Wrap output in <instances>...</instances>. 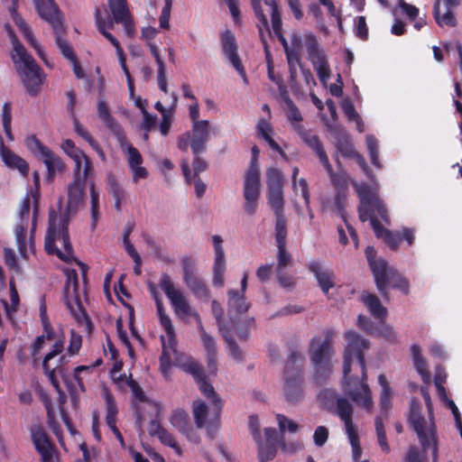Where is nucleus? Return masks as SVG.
<instances>
[{
    "mask_svg": "<svg viewBox=\"0 0 462 462\" xmlns=\"http://www.w3.org/2000/svg\"><path fill=\"white\" fill-rule=\"evenodd\" d=\"M345 338L347 342L343 364L345 393L358 406L371 411L374 402L367 383L365 359V351L369 348L370 343L351 330L345 333Z\"/></svg>",
    "mask_w": 462,
    "mask_h": 462,
    "instance_id": "f257e3e1",
    "label": "nucleus"
},
{
    "mask_svg": "<svg viewBox=\"0 0 462 462\" xmlns=\"http://www.w3.org/2000/svg\"><path fill=\"white\" fill-rule=\"evenodd\" d=\"M359 198L358 216L362 222L370 221L371 226L377 238H382L393 251L398 250L402 242L401 234L398 231H391L382 226L379 218L385 224H390L388 209L384 202L379 198L376 189L365 183L356 186Z\"/></svg>",
    "mask_w": 462,
    "mask_h": 462,
    "instance_id": "f03ea898",
    "label": "nucleus"
},
{
    "mask_svg": "<svg viewBox=\"0 0 462 462\" xmlns=\"http://www.w3.org/2000/svg\"><path fill=\"white\" fill-rule=\"evenodd\" d=\"M69 217L68 213L58 215L54 210L49 213V224L45 236L44 247L48 254L56 255L61 261L75 262L86 276L87 265L74 256L69 234Z\"/></svg>",
    "mask_w": 462,
    "mask_h": 462,
    "instance_id": "7ed1b4c3",
    "label": "nucleus"
},
{
    "mask_svg": "<svg viewBox=\"0 0 462 462\" xmlns=\"http://www.w3.org/2000/svg\"><path fill=\"white\" fill-rule=\"evenodd\" d=\"M408 422L416 432L423 452L431 448L432 462H438L439 448L437 428L431 413L428 422L420 412V404L414 401L411 402L409 411ZM404 462H424L418 448L411 447L406 454Z\"/></svg>",
    "mask_w": 462,
    "mask_h": 462,
    "instance_id": "20e7f679",
    "label": "nucleus"
},
{
    "mask_svg": "<svg viewBox=\"0 0 462 462\" xmlns=\"http://www.w3.org/2000/svg\"><path fill=\"white\" fill-rule=\"evenodd\" d=\"M333 329L326 328L314 336L309 344L308 355L313 365V381L318 385L325 383L332 373Z\"/></svg>",
    "mask_w": 462,
    "mask_h": 462,
    "instance_id": "39448f33",
    "label": "nucleus"
},
{
    "mask_svg": "<svg viewBox=\"0 0 462 462\" xmlns=\"http://www.w3.org/2000/svg\"><path fill=\"white\" fill-rule=\"evenodd\" d=\"M13 45L11 58L16 67V70L22 79L26 92L35 97L41 91L44 79L41 67L36 63L33 57L29 54L24 46L20 42L12 30L9 31Z\"/></svg>",
    "mask_w": 462,
    "mask_h": 462,
    "instance_id": "423d86ee",
    "label": "nucleus"
},
{
    "mask_svg": "<svg viewBox=\"0 0 462 462\" xmlns=\"http://www.w3.org/2000/svg\"><path fill=\"white\" fill-rule=\"evenodd\" d=\"M197 383L202 394L210 400L211 409L209 411L208 405L200 400L193 402L192 409L195 423L199 429L206 426L208 438L213 439L220 423L223 408L222 400L215 392L212 384L207 381V376L199 380Z\"/></svg>",
    "mask_w": 462,
    "mask_h": 462,
    "instance_id": "0eeeda50",
    "label": "nucleus"
},
{
    "mask_svg": "<svg viewBox=\"0 0 462 462\" xmlns=\"http://www.w3.org/2000/svg\"><path fill=\"white\" fill-rule=\"evenodd\" d=\"M159 285L171 301L175 314L180 319H183L193 317L196 319L202 344L207 353L217 352L216 341L212 336L206 332L199 314L192 310L183 292L175 288L173 282L167 273L162 275Z\"/></svg>",
    "mask_w": 462,
    "mask_h": 462,
    "instance_id": "6e6552de",
    "label": "nucleus"
},
{
    "mask_svg": "<svg viewBox=\"0 0 462 462\" xmlns=\"http://www.w3.org/2000/svg\"><path fill=\"white\" fill-rule=\"evenodd\" d=\"M260 151L256 145L252 147L253 157L245 175L244 198L245 211L253 216L256 213L260 197V171L257 157Z\"/></svg>",
    "mask_w": 462,
    "mask_h": 462,
    "instance_id": "1a4fd4ad",
    "label": "nucleus"
},
{
    "mask_svg": "<svg viewBox=\"0 0 462 462\" xmlns=\"http://www.w3.org/2000/svg\"><path fill=\"white\" fill-rule=\"evenodd\" d=\"M210 139V124L208 120H201L192 124L190 131L179 135L177 147L181 152L191 149L192 153H203L207 150L208 142Z\"/></svg>",
    "mask_w": 462,
    "mask_h": 462,
    "instance_id": "9d476101",
    "label": "nucleus"
},
{
    "mask_svg": "<svg viewBox=\"0 0 462 462\" xmlns=\"http://www.w3.org/2000/svg\"><path fill=\"white\" fill-rule=\"evenodd\" d=\"M304 43L308 59L317 72L319 79L323 86H327L331 76V69L327 54L320 46L317 36L312 32L304 34Z\"/></svg>",
    "mask_w": 462,
    "mask_h": 462,
    "instance_id": "9b49d317",
    "label": "nucleus"
},
{
    "mask_svg": "<svg viewBox=\"0 0 462 462\" xmlns=\"http://www.w3.org/2000/svg\"><path fill=\"white\" fill-rule=\"evenodd\" d=\"M64 303L70 314L79 322H89L88 315L83 307L79 294V280L75 270L68 274L64 286Z\"/></svg>",
    "mask_w": 462,
    "mask_h": 462,
    "instance_id": "f8f14e48",
    "label": "nucleus"
},
{
    "mask_svg": "<svg viewBox=\"0 0 462 462\" xmlns=\"http://www.w3.org/2000/svg\"><path fill=\"white\" fill-rule=\"evenodd\" d=\"M220 42L223 54L228 59L231 65L243 79L245 84L247 85L248 78L238 55V45L235 33L229 29L225 30L220 34Z\"/></svg>",
    "mask_w": 462,
    "mask_h": 462,
    "instance_id": "ddd939ff",
    "label": "nucleus"
},
{
    "mask_svg": "<svg viewBox=\"0 0 462 462\" xmlns=\"http://www.w3.org/2000/svg\"><path fill=\"white\" fill-rule=\"evenodd\" d=\"M33 3L39 16L51 25L52 31L64 26L62 13L54 0H33Z\"/></svg>",
    "mask_w": 462,
    "mask_h": 462,
    "instance_id": "4468645a",
    "label": "nucleus"
},
{
    "mask_svg": "<svg viewBox=\"0 0 462 462\" xmlns=\"http://www.w3.org/2000/svg\"><path fill=\"white\" fill-rule=\"evenodd\" d=\"M183 269V281L192 293L199 299L208 298L209 291L206 283L194 272V264L189 257L181 260Z\"/></svg>",
    "mask_w": 462,
    "mask_h": 462,
    "instance_id": "2eb2a0df",
    "label": "nucleus"
},
{
    "mask_svg": "<svg viewBox=\"0 0 462 462\" xmlns=\"http://www.w3.org/2000/svg\"><path fill=\"white\" fill-rule=\"evenodd\" d=\"M97 115L106 127L115 135L121 148L126 144V134L123 126L112 116L104 100L97 103Z\"/></svg>",
    "mask_w": 462,
    "mask_h": 462,
    "instance_id": "dca6fc26",
    "label": "nucleus"
},
{
    "mask_svg": "<svg viewBox=\"0 0 462 462\" xmlns=\"http://www.w3.org/2000/svg\"><path fill=\"white\" fill-rule=\"evenodd\" d=\"M283 394L287 402L296 404L305 397L303 374L284 376Z\"/></svg>",
    "mask_w": 462,
    "mask_h": 462,
    "instance_id": "f3484780",
    "label": "nucleus"
},
{
    "mask_svg": "<svg viewBox=\"0 0 462 462\" xmlns=\"http://www.w3.org/2000/svg\"><path fill=\"white\" fill-rule=\"evenodd\" d=\"M31 438L36 451L41 455L42 462L51 460L54 445L45 430L42 426H33L31 429Z\"/></svg>",
    "mask_w": 462,
    "mask_h": 462,
    "instance_id": "a211bd4d",
    "label": "nucleus"
},
{
    "mask_svg": "<svg viewBox=\"0 0 462 462\" xmlns=\"http://www.w3.org/2000/svg\"><path fill=\"white\" fill-rule=\"evenodd\" d=\"M307 269L314 275L324 294L327 295L329 290L336 286V275L334 272L323 266L321 263L311 261L308 263Z\"/></svg>",
    "mask_w": 462,
    "mask_h": 462,
    "instance_id": "6ab92c4d",
    "label": "nucleus"
},
{
    "mask_svg": "<svg viewBox=\"0 0 462 462\" xmlns=\"http://www.w3.org/2000/svg\"><path fill=\"white\" fill-rule=\"evenodd\" d=\"M212 242L215 251V260L213 265V284L216 287L224 285V274L226 272L225 252L222 246L223 239L220 236H212Z\"/></svg>",
    "mask_w": 462,
    "mask_h": 462,
    "instance_id": "aec40b11",
    "label": "nucleus"
},
{
    "mask_svg": "<svg viewBox=\"0 0 462 462\" xmlns=\"http://www.w3.org/2000/svg\"><path fill=\"white\" fill-rule=\"evenodd\" d=\"M383 286L381 289H377L378 291L385 297L387 295V285H390L392 288L401 291L403 294L407 295L410 292V283L409 281L404 278L400 273H398L395 269L389 267L388 264L385 267V271L383 273Z\"/></svg>",
    "mask_w": 462,
    "mask_h": 462,
    "instance_id": "412c9836",
    "label": "nucleus"
},
{
    "mask_svg": "<svg viewBox=\"0 0 462 462\" xmlns=\"http://www.w3.org/2000/svg\"><path fill=\"white\" fill-rule=\"evenodd\" d=\"M149 434L152 437H156L162 445L171 448L179 456L182 454V450L173 435L157 419L150 421Z\"/></svg>",
    "mask_w": 462,
    "mask_h": 462,
    "instance_id": "4be33fe9",
    "label": "nucleus"
},
{
    "mask_svg": "<svg viewBox=\"0 0 462 462\" xmlns=\"http://www.w3.org/2000/svg\"><path fill=\"white\" fill-rule=\"evenodd\" d=\"M330 413L337 415L345 425L346 432L356 430V428L353 422L354 408L352 403L344 397L337 399V403Z\"/></svg>",
    "mask_w": 462,
    "mask_h": 462,
    "instance_id": "5701e85b",
    "label": "nucleus"
},
{
    "mask_svg": "<svg viewBox=\"0 0 462 462\" xmlns=\"http://www.w3.org/2000/svg\"><path fill=\"white\" fill-rule=\"evenodd\" d=\"M294 130L300 134L303 142L317 154L321 164H328V155L318 135L310 131L304 130L301 125H294Z\"/></svg>",
    "mask_w": 462,
    "mask_h": 462,
    "instance_id": "b1692460",
    "label": "nucleus"
},
{
    "mask_svg": "<svg viewBox=\"0 0 462 462\" xmlns=\"http://www.w3.org/2000/svg\"><path fill=\"white\" fill-rule=\"evenodd\" d=\"M365 256L374 275L376 288L381 289L384 283L383 273L388 263L383 258L376 257V251L373 246L366 247Z\"/></svg>",
    "mask_w": 462,
    "mask_h": 462,
    "instance_id": "393cba45",
    "label": "nucleus"
},
{
    "mask_svg": "<svg viewBox=\"0 0 462 462\" xmlns=\"http://www.w3.org/2000/svg\"><path fill=\"white\" fill-rule=\"evenodd\" d=\"M0 156L6 166L18 170L24 177L28 175L29 165L27 162L6 147L2 138H0Z\"/></svg>",
    "mask_w": 462,
    "mask_h": 462,
    "instance_id": "a878e982",
    "label": "nucleus"
},
{
    "mask_svg": "<svg viewBox=\"0 0 462 462\" xmlns=\"http://www.w3.org/2000/svg\"><path fill=\"white\" fill-rule=\"evenodd\" d=\"M151 293L156 302V307H157V310H158L159 317H160L161 326L163 328V329L166 332L167 338H168V344H169L170 347L172 348L176 346V343H177L174 326L172 324L171 318L167 314L164 313L162 300L159 297L158 292L156 291L155 288H152L151 290Z\"/></svg>",
    "mask_w": 462,
    "mask_h": 462,
    "instance_id": "bb28decb",
    "label": "nucleus"
},
{
    "mask_svg": "<svg viewBox=\"0 0 462 462\" xmlns=\"http://www.w3.org/2000/svg\"><path fill=\"white\" fill-rule=\"evenodd\" d=\"M64 350V341L63 339H58L53 344L51 351L47 353L42 360V369L45 374L48 376L50 382L53 385V387L58 391L60 389L59 382L56 378V370L57 368H51L49 365V362L55 357L56 356L61 354Z\"/></svg>",
    "mask_w": 462,
    "mask_h": 462,
    "instance_id": "cd10ccee",
    "label": "nucleus"
},
{
    "mask_svg": "<svg viewBox=\"0 0 462 462\" xmlns=\"http://www.w3.org/2000/svg\"><path fill=\"white\" fill-rule=\"evenodd\" d=\"M87 180L74 179L68 186V209H77L83 202Z\"/></svg>",
    "mask_w": 462,
    "mask_h": 462,
    "instance_id": "c85d7f7f",
    "label": "nucleus"
},
{
    "mask_svg": "<svg viewBox=\"0 0 462 462\" xmlns=\"http://www.w3.org/2000/svg\"><path fill=\"white\" fill-rule=\"evenodd\" d=\"M170 422L181 434L186 435L189 440H192L194 436L195 441H197L198 437L193 432L192 429L189 428V415L184 410L176 409L175 411H173L172 414L170 417Z\"/></svg>",
    "mask_w": 462,
    "mask_h": 462,
    "instance_id": "c756f323",
    "label": "nucleus"
},
{
    "mask_svg": "<svg viewBox=\"0 0 462 462\" xmlns=\"http://www.w3.org/2000/svg\"><path fill=\"white\" fill-rule=\"evenodd\" d=\"M9 12L12 15V18L15 24L20 28L26 41L36 50L38 55L43 59V52L41 47L38 45L36 40L34 39L33 33L31 28L27 25L24 20L18 14L15 6H10Z\"/></svg>",
    "mask_w": 462,
    "mask_h": 462,
    "instance_id": "7c9ffc66",
    "label": "nucleus"
},
{
    "mask_svg": "<svg viewBox=\"0 0 462 462\" xmlns=\"http://www.w3.org/2000/svg\"><path fill=\"white\" fill-rule=\"evenodd\" d=\"M378 383L382 388L380 393V409H381V417L386 419L388 416V412L392 408V398L393 395V390L390 387L387 378L384 374H380L378 376Z\"/></svg>",
    "mask_w": 462,
    "mask_h": 462,
    "instance_id": "2f4dec72",
    "label": "nucleus"
},
{
    "mask_svg": "<svg viewBox=\"0 0 462 462\" xmlns=\"http://www.w3.org/2000/svg\"><path fill=\"white\" fill-rule=\"evenodd\" d=\"M305 357L298 350H291L284 368V376L303 374Z\"/></svg>",
    "mask_w": 462,
    "mask_h": 462,
    "instance_id": "473e14b6",
    "label": "nucleus"
},
{
    "mask_svg": "<svg viewBox=\"0 0 462 462\" xmlns=\"http://www.w3.org/2000/svg\"><path fill=\"white\" fill-rule=\"evenodd\" d=\"M362 298L365 305L375 319L379 320H385L387 316V310L383 306L376 295L365 293L362 295Z\"/></svg>",
    "mask_w": 462,
    "mask_h": 462,
    "instance_id": "72a5a7b5",
    "label": "nucleus"
},
{
    "mask_svg": "<svg viewBox=\"0 0 462 462\" xmlns=\"http://www.w3.org/2000/svg\"><path fill=\"white\" fill-rule=\"evenodd\" d=\"M41 160L47 168V180L49 181H51L54 179L57 172H62L65 170V166L61 159L55 155L52 151L44 154Z\"/></svg>",
    "mask_w": 462,
    "mask_h": 462,
    "instance_id": "f704fd0d",
    "label": "nucleus"
},
{
    "mask_svg": "<svg viewBox=\"0 0 462 462\" xmlns=\"http://www.w3.org/2000/svg\"><path fill=\"white\" fill-rule=\"evenodd\" d=\"M411 351L415 369L421 376L422 381L424 383H428L430 378V374L428 369V363L421 355V349L420 346L416 344L412 345Z\"/></svg>",
    "mask_w": 462,
    "mask_h": 462,
    "instance_id": "c9c22d12",
    "label": "nucleus"
},
{
    "mask_svg": "<svg viewBox=\"0 0 462 462\" xmlns=\"http://www.w3.org/2000/svg\"><path fill=\"white\" fill-rule=\"evenodd\" d=\"M181 171L187 183L190 184L193 181L197 197H203L206 192L207 186L199 177L191 176V170L189 162L185 159L181 162Z\"/></svg>",
    "mask_w": 462,
    "mask_h": 462,
    "instance_id": "e433bc0d",
    "label": "nucleus"
},
{
    "mask_svg": "<svg viewBox=\"0 0 462 462\" xmlns=\"http://www.w3.org/2000/svg\"><path fill=\"white\" fill-rule=\"evenodd\" d=\"M228 306L239 314L246 312L250 308V303L246 301V299L243 293L239 291L230 290L228 291Z\"/></svg>",
    "mask_w": 462,
    "mask_h": 462,
    "instance_id": "4c0bfd02",
    "label": "nucleus"
},
{
    "mask_svg": "<svg viewBox=\"0 0 462 462\" xmlns=\"http://www.w3.org/2000/svg\"><path fill=\"white\" fill-rule=\"evenodd\" d=\"M66 29L64 26L61 27L60 30L53 31L55 42L63 57L69 60V61L74 60V59H76L77 56L74 52L72 46L69 43V42L66 39L63 38Z\"/></svg>",
    "mask_w": 462,
    "mask_h": 462,
    "instance_id": "58836bf2",
    "label": "nucleus"
},
{
    "mask_svg": "<svg viewBox=\"0 0 462 462\" xmlns=\"http://www.w3.org/2000/svg\"><path fill=\"white\" fill-rule=\"evenodd\" d=\"M108 6L116 23L125 21L131 14L127 0H108Z\"/></svg>",
    "mask_w": 462,
    "mask_h": 462,
    "instance_id": "ea45409f",
    "label": "nucleus"
},
{
    "mask_svg": "<svg viewBox=\"0 0 462 462\" xmlns=\"http://www.w3.org/2000/svg\"><path fill=\"white\" fill-rule=\"evenodd\" d=\"M72 160L75 162L73 178L88 180L92 170V164L89 158L83 153L82 157L78 156V158Z\"/></svg>",
    "mask_w": 462,
    "mask_h": 462,
    "instance_id": "a19ab883",
    "label": "nucleus"
},
{
    "mask_svg": "<svg viewBox=\"0 0 462 462\" xmlns=\"http://www.w3.org/2000/svg\"><path fill=\"white\" fill-rule=\"evenodd\" d=\"M448 8V11L441 15L439 0H437L433 6V16L438 25L443 27L445 25L455 27L457 25V19L454 13Z\"/></svg>",
    "mask_w": 462,
    "mask_h": 462,
    "instance_id": "79ce46f5",
    "label": "nucleus"
},
{
    "mask_svg": "<svg viewBox=\"0 0 462 462\" xmlns=\"http://www.w3.org/2000/svg\"><path fill=\"white\" fill-rule=\"evenodd\" d=\"M90 190V214H91V228L95 230L99 218V192L96 189L94 181L89 184Z\"/></svg>",
    "mask_w": 462,
    "mask_h": 462,
    "instance_id": "37998d69",
    "label": "nucleus"
},
{
    "mask_svg": "<svg viewBox=\"0 0 462 462\" xmlns=\"http://www.w3.org/2000/svg\"><path fill=\"white\" fill-rule=\"evenodd\" d=\"M180 367L185 373L191 374L196 382L206 376L202 365L191 357H189L186 362L181 363Z\"/></svg>",
    "mask_w": 462,
    "mask_h": 462,
    "instance_id": "c03bdc74",
    "label": "nucleus"
},
{
    "mask_svg": "<svg viewBox=\"0 0 462 462\" xmlns=\"http://www.w3.org/2000/svg\"><path fill=\"white\" fill-rule=\"evenodd\" d=\"M268 202L273 213L284 212V199L282 189H268Z\"/></svg>",
    "mask_w": 462,
    "mask_h": 462,
    "instance_id": "a18cd8bd",
    "label": "nucleus"
},
{
    "mask_svg": "<svg viewBox=\"0 0 462 462\" xmlns=\"http://www.w3.org/2000/svg\"><path fill=\"white\" fill-rule=\"evenodd\" d=\"M275 215V241L286 243L287 239V220L284 212L274 213Z\"/></svg>",
    "mask_w": 462,
    "mask_h": 462,
    "instance_id": "49530a36",
    "label": "nucleus"
},
{
    "mask_svg": "<svg viewBox=\"0 0 462 462\" xmlns=\"http://www.w3.org/2000/svg\"><path fill=\"white\" fill-rule=\"evenodd\" d=\"M221 336L223 337L226 347L228 348L229 355L236 359V361L240 362L244 359L243 351L239 347V346L236 344L235 338L233 337L232 334L230 333V330L223 331L221 333Z\"/></svg>",
    "mask_w": 462,
    "mask_h": 462,
    "instance_id": "de8ad7c7",
    "label": "nucleus"
},
{
    "mask_svg": "<svg viewBox=\"0 0 462 462\" xmlns=\"http://www.w3.org/2000/svg\"><path fill=\"white\" fill-rule=\"evenodd\" d=\"M106 185L108 193L112 195L115 200H125V189L112 173H108L106 176Z\"/></svg>",
    "mask_w": 462,
    "mask_h": 462,
    "instance_id": "09e8293b",
    "label": "nucleus"
},
{
    "mask_svg": "<svg viewBox=\"0 0 462 462\" xmlns=\"http://www.w3.org/2000/svg\"><path fill=\"white\" fill-rule=\"evenodd\" d=\"M336 148L338 152L341 153V155L345 158L351 159L353 156L356 155V149L349 139V137L345 134L341 137H339L336 142Z\"/></svg>",
    "mask_w": 462,
    "mask_h": 462,
    "instance_id": "8fccbe9b",
    "label": "nucleus"
},
{
    "mask_svg": "<svg viewBox=\"0 0 462 462\" xmlns=\"http://www.w3.org/2000/svg\"><path fill=\"white\" fill-rule=\"evenodd\" d=\"M375 431L377 436V442L381 447L382 450L388 454L391 450L390 446L387 441L386 433L384 430L383 417L376 416L374 420Z\"/></svg>",
    "mask_w": 462,
    "mask_h": 462,
    "instance_id": "3c124183",
    "label": "nucleus"
},
{
    "mask_svg": "<svg viewBox=\"0 0 462 462\" xmlns=\"http://www.w3.org/2000/svg\"><path fill=\"white\" fill-rule=\"evenodd\" d=\"M337 398L339 397L337 395L336 391L328 388L321 390L318 394V400L329 412L336 405Z\"/></svg>",
    "mask_w": 462,
    "mask_h": 462,
    "instance_id": "603ef678",
    "label": "nucleus"
},
{
    "mask_svg": "<svg viewBox=\"0 0 462 462\" xmlns=\"http://www.w3.org/2000/svg\"><path fill=\"white\" fill-rule=\"evenodd\" d=\"M106 422L107 426L112 430L116 427L117 407L114 398L110 394H107L106 397Z\"/></svg>",
    "mask_w": 462,
    "mask_h": 462,
    "instance_id": "864d4df0",
    "label": "nucleus"
},
{
    "mask_svg": "<svg viewBox=\"0 0 462 462\" xmlns=\"http://www.w3.org/2000/svg\"><path fill=\"white\" fill-rule=\"evenodd\" d=\"M25 143L32 153L39 155L41 158L51 151L35 135L28 136Z\"/></svg>",
    "mask_w": 462,
    "mask_h": 462,
    "instance_id": "5fc2aeb1",
    "label": "nucleus"
},
{
    "mask_svg": "<svg viewBox=\"0 0 462 462\" xmlns=\"http://www.w3.org/2000/svg\"><path fill=\"white\" fill-rule=\"evenodd\" d=\"M266 175L268 189H282L283 176L279 169L270 168L267 170Z\"/></svg>",
    "mask_w": 462,
    "mask_h": 462,
    "instance_id": "6e6d98bb",
    "label": "nucleus"
},
{
    "mask_svg": "<svg viewBox=\"0 0 462 462\" xmlns=\"http://www.w3.org/2000/svg\"><path fill=\"white\" fill-rule=\"evenodd\" d=\"M278 248L277 270H283L292 263V257L286 250V243L276 244Z\"/></svg>",
    "mask_w": 462,
    "mask_h": 462,
    "instance_id": "4d7b16f0",
    "label": "nucleus"
},
{
    "mask_svg": "<svg viewBox=\"0 0 462 462\" xmlns=\"http://www.w3.org/2000/svg\"><path fill=\"white\" fill-rule=\"evenodd\" d=\"M265 4L272 8L271 20L273 33L282 32V18L276 0H265Z\"/></svg>",
    "mask_w": 462,
    "mask_h": 462,
    "instance_id": "13d9d810",
    "label": "nucleus"
},
{
    "mask_svg": "<svg viewBox=\"0 0 462 462\" xmlns=\"http://www.w3.org/2000/svg\"><path fill=\"white\" fill-rule=\"evenodd\" d=\"M257 443L259 462H269L273 460L276 455L277 447L263 444L261 439L260 442Z\"/></svg>",
    "mask_w": 462,
    "mask_h": 462,
    "instance_id": "bf43d9fd",
    "label": "nucleus"
},
{
    "mask_svg": "<svg viewBox=\"0 0 462 462\" xmlns=\"http://www.w3.org/2000/svg\"><path fill=\"white\" fill-rule=\"evenodd\" d=\"M298 172H299L298 168H294L293 172H292L293 189L295 190H297V189L300 188L301 196L304 199V203L307 206V208H309V206H310V192H309L308 183L305 179H300L297 183L296 178H297Z\"/></svg>",
    "mask_w": 462,
    "mask_h": 462,
    "instance_id": "052dcab7",
    "label": "nucleus"
},
{
    "mask_svg": "<svg viewBox=\"0 0 462 462\" xmlns=\"http://www.w3.org/2000/svg\"><path fill=\"white\" fill-rule=\"evenodd\" d=\"M232 323L239 339L246 340L250 334V328L254 326V319H249L245 323L240 321H232Z\"/></svg>",
    "mask_w": 462,
    "mask_h": 462,
    "instance_id": "680f3d73",
    "label": "nucleus"
},
{
    "mask_svg": "<svg viewBox=\"0 0 462 462\" xmlns=\"http://www.w3.org/2000/svg\"><path fill=\"white\" fill-rule=\"evenodd\" d=\"M286 116L288 121L292 125L293 127L294 125H300L303 118L299 108L290 98L286 99Z\"/></svg>",
    "mask_w": 462,
    "mask_h": 462,
    "instance_id": "e2e57ef3",
    "label": "nucleus"
},
{
    "mask_svg": "<svg viewBox=\"0 0 462 462\" xmlns=\"http://www.w3.org/2000/svg\"><path fill=\"white\" fill-rule=\"evenodd\" d=\"M194 155L193 161H192V170L193 174L191 173L192 177H199V174L205 171H207L209 167L208 162L204 159L201 154L202 153H192Z\"/></svg>",
    "mask_w": 462,
    "mask_h": 462,
    "instance_id": "0e129e2a",
    "label": "nucleus"
},
{
    "mask_svg": "<svg viewBox=\"0 0 462 462\" xmlns=\"http://www.w3.org/2000/svg\"><path fill=\"white\" fill-rule=\"evenodd\" d=\"M374 336L382 337L389 342H395L397 340V335L393 328L385 324L384 320H380L377 328V332Z\"/></svg>",
    "mask_w": 462,
    "mask_h": 462,
    "instance_id": "69168bd1",
    "label": "nucleus"
},
{
    "mask_svg": "<svg viewBox=\"0 0 462 462\" xmlns=\"http://www.w3.org/2000/svg\"><path fill=\"white\" fill-rule=\"evenodd\" d=\"M123 150L126 149L128 153V164L130 168H134V166L141 165L143 163V157L139 151L134 147L132 144L128 143L126 141V144L125 145Z\"/></svg>",
    "mask_w": 462,
    "mask_h": 462,
    "instance_id": "338daca9",
    "label": "nucleus"
},
{
    "mask_svg": "<svg viewBox=\"0 0 462 462\" xmlns=\"http://www.w3.org/2000/svg\"><path fill=\"white\" fill-rule=\"evenodd\" d=\"M357 325L360 328L365 331L367 334L374 335L377 332L379 324H375L369 318L359 315L357 318Z\"/></svg>",
    "mask_w": 462,
    "mask_h": 462,
    "instance_id": "774afa93",
    "label": "nucleus"
}]
</instances>
